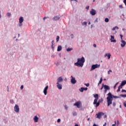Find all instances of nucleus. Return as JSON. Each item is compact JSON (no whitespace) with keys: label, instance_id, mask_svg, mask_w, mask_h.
Instances as JSON below:
<instances>
[{"label":"nucleus","instance_id":"obj_31","mask_svg":"<svg viewBox=\"0 0 126 126\" xmlns=\"http://www.w3.org/2000/svg\"><path fill=\"white\" fill-rule=\"evenodd\" d=\"M113 106L114 107H116V102H113Z\"/></svg>","mask_w":126,"mask_h":126},{"label":"nucleus","instance_id":"obj_22","mask_svg":"<svg viewBox=\"0 0 126 126\" xmlns=\"http://www.w3.org/2000/svg\"><path fill=\"white\" fill-rule=\"evenodd\" d=\"M67 52H70V51H72V48H68L66 50Z\"/></svg>","mask_w":126,"mask_h":126},{"label":"nucleus","instance_id":"obj_37","mask_svg":"<svg viewBox=\"0 0 126 126\" xmlns=\"http://www.w3.org/2000/svg\"><path fill=\"white\" fill-rule=\"evenodd\" d=\"M115 124L112 125V126H116V124H117V122L116 121L114 122Z\"/></svg>","mask_w":126,"mask_h":126},{"label":"nucleus","instance_id":"obj_42","mask_svg":"<svg viewBox=\"0 0 126 126\" xmlns=\"http://www.w3.org/2000/svg\"><path fill=\"white\" fill-rule=\"evenodd\" d=\"M90 7V6H87L86 7V9H89Z\"/></svg>","mask_w":126,"mask_h":126},{"label":"nucleus","instance_id":"obj_28","mask_svg":"<svg viewBox=\"0 0 126 126\" xmlns=\"http://www.w3.org/2000/svg\"><path fill=\"white\" fill-rule=\"evenodd\" d=\"M83 24L84 25H86V26L87 25V22H83Z\"/></svg>","mask_w":126,"mask_h":126},{"label":"nucleus","instance_id":"obj_36","mask_svg":"<svg viewBox=\"0 0 126 126\" xmlns=\"http://www.w3.org/2000/svg\"><path fill=\"white\" fill-rule=\"evenodd\" d=\"M57 123H61V119H58Z\"/></svg>","mask_w":126,"mask_h":126},{"label":"nucleus","instance_id":"obj_19","mask_svg":"<svg viewBox=\"0 0 126 126\" xmlns=\"http://www.w3.org/2000/svg\"><path fill=\"white\" fill-rule=\"evenodd\" d=\"M62 46L59 45L57 48L58 52H60V51H62Z\"/></svg>","mask_w":126,"mask_h":126},{"label":"nucleus","instance_id":"obj_38","mask_svg":"<svg viewBox=\"0 0 126 126\" xmlns=\"http://www.w3.org/2000/svg\"><path fill=\"white\" fill-rule=\"evenodd\" d=\"M119 7L120 8H124V7H123V5H120Z\"/></svg>","mask_w":126,"mask_h":126},{"label":"nucleus","instance_id":"obj_8","mask_svg":"<svg viewBox=\"0 0 126 126\" xmlns=\"http://www.w3.org/2000/svg\"><path fill=\"white\" fill-rule=\"evenodd\" d=\"M81 102L80 101H78L74 104V106H76L77 108H81Z\"/></svg>","mask_w":126,"mask_h":126},{"label":"nucleus","instance_id":"obj_46","mask_svg":"<svg viewBox=\"0 0 126 126\" xmlns=\"http://www.w3.org/2000/svg\"><path fill=\"white\" fill-rule=\"evenodd\" d=\"M122 92H126V90H122Z\"/></svg>","mask_w":126,"mask_h":126},{"label":"nucleus","instance_id":"obj_35","mask_svg":"<svg viewBox=\"0 0 126 126\" xmlns=\"http://www.w3.org/2000/svg\"><path fill=\"white\" fill-rule=\"evenodd\" d=\"M73 115L74 116H76V115H77V113L76 112H74V113H73Z\"/></svg>","mask_w":126,"mask_h":126},{"label":"nucleus","instance_id":"obj_15","mask_svg":"<svg viewBox=\"0 0 126 126\" xmlns=\"http://www.w3.org/2000/svg\"><path fill=\"white\" fill-rule=\"evenodd\" d=\"M33 120L34 121V123H38V121L39 120V118L37 117V116H34Z\"/></svg>","mask_w":126,"mask_h":126},{"label":"nucleus","instance_id":"obj_6","mask_svg":"<svg viewBox=\"0 0 126 126\" xmlns=\"http://www.w3.org/2000/svg\"><path fill=\"white\" fill-rule=\"evenodd\" d=\"M104 115H105V114L102 112H99L98 113V114H96V118L97 119H101L102 116H104Z\"/></svg>","mask_w":126,"mask_h":126},{"label":"nucleus","instance_id":"obj_34","mask_svg":"<svg viewBox=\"0 0 126 126\" xmlns=\"http://www.w3.org/2000/svg\"><path fill=\"white\" fill-rule=\"evenodd\" d=\"M120 125V122H119V120L117 121V126H119Z\"/></svg>","mask_w":126,"mask_h":126},{"label":"nucleus","instance_id":"obj_32","mask_svg":"<svg viewBox=\"0 0 126 126\" xmlns=\"http://www.w3.org/2000/svg\"><path fill=\"white\" fill-rule=\"evenodd\" d=\"M102 86L101 87V88H100V90H102L103 89V88H104V84H102Z\"/></svg>","mask_w":126,"mask_h":126},{"label":"nucleus","instance_id":"obj_50","mask_svg":"<svg viewBox=\"0 0 126 126\" xmlns=\"http://www.w3.org/2000/svg\"><path fill=\"white\" fill-rule=\"evenodd\" d=\"M21 90H22V89H23V85H22L21 86Z\"/></svg>","mask_w":126,"mask_h":126},{"label":"nucleus","instance_id":"obj_33","mask_svg":"<svg viewBox=\"0 0 126 126\" xmlns=\"http://www.w3.org/2000/svg\"><path fill=\"white\" fill-rule=\"evenodd\" d=\"M85 85H86V86H87V87H89V83L85 84Z\"/></svg>","mask_w":126,"mask_h":126},{"label":"nucleus","instance_id":"obj_4","mask_svg":"<svg viewBox=\"0 0 126 126\" xmlns=\"http://www.w3.org/2000/svg\"><path fill=\"white\" fill-rule=\"evenodd\" d=\"M101 65L100 64H93L91 68V71H92V70H94V69H96V68H98V67H100V66Z\"/></svg>","mask_w":126,"mask_h":126},{"label":"nucleus","instance_id":"obj_64","mask_svg":"<svg viewBox=\"0 0 126 126\" xmlns=\"http://www.w3.org/2000/svg\"><path fill=\"white\" fill-rule=\"evenodd\" d=\"M90 120V118L88 119V121H89Z\"/></svg>","mask_w":126,"mask_h":126},{"label":"nucleus","instance_id":"obj_21","mask_svg":"<svg viewBox=\"0 0 126 126\" xmlns=\"http://www.w3.org/2000/svg\"><path fill=\"white\" fill-rule=\"evenodd\" d=\"M126 85V81H123L121 83V86H124Z\"/></svg>","mask_w":126,"mask_h":126},{"label":"nucleus","instance_id":"obj_23","mask_svg":"<svg viewBox=\"0 0 126 126\" xmlns=\"http://www.w3.org/2000/svg\"><path fill=\"white\" fill-rule=\"evenodd\" d=\"M56 41H57V42H59V41H60V36H57Z\"/></svg>","mask_w":126,"mask_h":126},{"label":"nucleus","instance_id":"obj_1","mask_svg":"<svg viewBox=\"0 0 126 126\" xmlns=\"http://www.w3.org/2000/svg\"><path fill=\"white\" fill-rule=\"evenodd\" d=\"M85 63V59L82 57L81 58H78L77 62L74 63V65L82 67Z\"/></svg>","mask_w":126,"mask_h":126},{"label":"nucleus","instance_id":"obj_25","mask_svg":"<svg viewBox=\"0 0 126 126\" xmlns=\"http://www.w3.org/2000/svg\"><path fill=\"white\" fill-rule=\"evenodd\" d=\"M119 29V28H118V27H115L112 29V31H115V30H116V29Z\"/></svg>","mask_w":126,"mask_h":126},{"label":"nucleus","instance_id":"obj_16","mask_svg":"<svg viewBox=\"0 0 126 126\" xmlns=\"http://www.w3.org/2000/svg\"><path fill=\"white\" fill-rule=\"evenodd\" d=\"M60 19V17L58 16H56L53 18V20L54 21H57V20H59Z\"/></svg>","mask_w":126,"mask_h":126},{"label":"nucleus","instance_id":"obj_44","mask_svg":"<svg viewBox=\"0 0 126 126\" xmlns=\"http://www.w3.org/2000/svg\"><path fill=\"white\" fill-rule=\"evenodd\" d=\"M101 83H102V81H99L98 83V85H99V84H101Z\"/></svg>","mask_w":126,"mask_h":126},{"label":"nucleus","instance_id":"obj_56","mask_svg":"<svg viewBox=\"0 0 126 126\" xmlns=\"http://www.w3.org/2000/svg\"><path fill=\"white\" fill-rule=\"evenodd\" d=\"M116 87H117V85H115L114 86V89H115V88H116Z\"/></svg>","mask_w":126,"mask_h":126},{"label":"nucleus","instance_id":"obj_11","mask_svg":"<svg viewBox=\"0 0 126 126\" xmlns=\"http://www.w3.org/2000/svg\"><path fill=\"white\" fill-rule=\"evenodd\" d=\"M111 42H113L114 43H116V42H117V40H116V39H115V36H114V35H111Z\"/></svg>","mask_w":126,"mask_h":126},{"label":"nucleus","instance_id":"obj_26","mask_svg":"<svg viewBox=\"0 0 126 126\" xmlns=\"http://www.w3.org/2000/svg\"><path fill=\"white\" fill-rule=\"evenodd\" d=\"M105 22H106V23L109 22V19L108 18H106L105 19Z\"/></svg>","mask_w":126,"mask_h":126},{"label":"nucleus","instance_id":"obj_20","mask_svg":"<svg viewBox=\"0 0 126 126\" xmlns=\"http://www.w3.org/2000/svg\"><path fill=\"white\" fill-rule=\"evenodd\" d=\"M105 57H108V60H110V59H111V54H110V53L106 54H105Z\"/></svg>","mask_w":126,"mask_h":126},{"label":"nucleus","instance_id":"obj_40","mask_svg":"<svg viewBox=\"0 0 126 126\" xmlns=\"http://www.w3.org/2000/svg\"><path fill=\"white\" fill-rule=\"evenodd\" d=\"M120 91H121V89L118 88L117 90V92H120Z\"/></svg>","mask_w":126,"mask_h":126},{"label":"nucleus","instance_id":"obj_47","mask_svg":"<svg viewBox=\"0 0 126 126\" xmlns=\"http://www.w3.org/2000/svg\"><path fill=\"white\" fill-rule=\"evenodd\" d=\"M103 116H104V119H105V118H107V115H106L104 114Z\"/></svg>","mask_w":126,"mask_h":126},{"label":"nucleus","instance_id":"obj_14","mask_svg":"<svg viewBox=\"0 0 126 126\" xmlns=\"http://www.w3.org/2000/svg\"><path fill=\"white\" fill-rule=\"evenodd\" d=\"M57 87H58V89L61 90V89H63V87H62V85H61V84H60L59 83V82H57Z\"/></svg>","mask_w":126,"mask_h":126},{"label":"nucleus","instance_id":"obj_7","mask_svg":"<svg viewBox=\"0 0 126 126\" xmlns=\"http://www.w3.org/2000/svg\"><path fill=\"white\" fill-rule=\"evenodd\" d=\"M23 21H24V19H23V17H21L19 18V26L21 27L22 26V25H23V24H22V22H23Z\"/></svg>","mask_w":126,"mask_h":126},{"label":"nucleus","instance_id":"obj_51","mask_svg":"<svg viewBox=\"0 0 126 126\" xmlns=\"http://www.w3.org/2000/svg\"><path fill=\"white\" fill-rule=\"evenodd\" d=\"M108 90H104V93L106 94V93H107V91Z\"/></svg>","mask_w":126,"mask_h":126},{"label":"nucleus","instance_id":"obj_48","mask_svg":"<svg viewBox=\"0 0 126 126\" xmlns=\"http://www.w3.org/2000/svg\"><path fill=\"white\" fill-rule=\"evenodd\" d=\"M54 43H55V41L54 40L52 41V45H54Z\"/></svg>","mask_w":126,"mask_h":126},{"label":"nucleus","instance_id":"obj_41","mask_svg":"<svg viewBox=\"0 0 126 126\" xmlns=\"http://www.w3.org/2000/svg\"><path fill=\"white\" fill-rule=\"evenodd\" d=\"M10 103H11V104H13V103H14V101H13V100H10Z\"/></svg>","mask_w":126,"mask_h":126},{"label":"nucleus","instance_id":"obj_9","mask_svg":"<svg viewBox=\"0 0 126 126\" xmlns=\"http://www.w3.org/2000/svg\"><path fill=\"white\" fill-rule=\"evenodd\" d=\"M14 111L16 112V113H19V107L18 105H16L14 106Z\"/></svg>","mask_w":126,"mask_h":126},{"label":"nucleus","instance_id":"obj_2","mask_svg":"<svg viewBox=\"0 0 126 126\" xmlns=\"http://www.w3.org/2000/svg\"><path fill=\"white\" fill-rule=\"evenodd\" d=\"M94 98H95L93 103L94 105H96V107H99V106L100 105V103H101V102H103V99H101L98 101V99H99V94H94Z\"/></svg>","mask_w":126,"mask_h":126},{"label":"nucleus","instance_id":"obj_43","mask_svg":"<svg viewBox=\"0 0 126 126\" xmlns=\"http://www.w3.org/2000/svg\"><path fill=\"white\" fill-rule=\"evenodd\" d=\"M93 46H94V48H96V47H97V45H96V44H94Z\"/></svg>","mask_w":126,"mask_h":126},{"label":"nucleus","instance_id":"obj_18","mask_svg":"<svg viewBox=\"0 0 126 126\" xmlns=\"http://www.w3.org/2000/svg\"><path fill=\"white\" fill-rule=\"evenodd\" d=\"M63 78L62 77H60L58 79V83H60V82H63Z\"/></svg>","mask_w":126,"mask_h":126},{"label":"nucleus","instance_id":"obj_13","mask_svg":"<svg viewBox=\"0 0 126 126\" xmlns=\"http://www.w3.org/2000/svg\"><path fill=\"white\" fill-rule=\"evenodd\" d=\"M48 88H49V87L47 86L44 89L43 93L44 95H47V90H48Z\"/></svg>","mask_w":126,"mask_h":126},{"label":"nucleus","instance_id":"obj_58","mask_svg":"<svg viewBox=\"0 0 126 126\" xmlns=\"http://www.w3.org/2000/svg\"><path fill=\"white\" fill-rule=\"evenodd\" d=\"M118 84H119V82H117L115 85H118Z\"/></svg>","mask_w":126,"mask_h":126},{"label":"nucleus","instance_id":"obj_45","mask_svg":"<svg viewBox=\"0 0 126 126\" xmlns=\"http://www.w3.org/2000/svg\"><path fill=\"white\" fill-rule=\"evenodd\" d=\"M123 2H124V3H125V5L126 6V0H124Z\"/></svg>","mask_w":126,"mask_h":126},{"label":"nucleus","instance_id":"obj_30","mask_svg":"<svg viewBox=\"0 0 126 126\" xmlns=\"http://www.w3.org/2000/svg\"><path fill=\"white\" fill-rule=\"evenodd\" d=\"M118 88H120V89H122V88H123V86H122V85L121 84V85L119 86Z\"/></svg>","mask_w":126,"mask_h":126},{"label":"nucleus","instance_id":"obj_52","mask_svg":"<svg viewBox=\"0 0 126 126\" xmlns=\"http://www.w3.org/2000/svg\"><path fill=\"white\" fill-rule=\"evenodd\" d=\"M100 81H103V79L102 78V77L101 78H100V80H99Z\"/></svg>","mask_w":126,"mask_h":126},{"label":"nucleus","instance_id":"obj_61","mask_svg":"<svg viewBox=\"0 0 126 126\" xmlns=\"http://www.w3.org/2000/svg\"><path fill=\"white\" fill-rule=\"evenodd\" d=\"M1 17V15H0V18Z\"/></svg>","mask_w":126,"mask_h":126},{"label":"nucleus","instance_id":"obj_53","mask_svg":"<svg viewBox=\"0 0 126 126\" xmlns=\"http://www.w3.org/2000/svg\"><path fill=\"white\" fill-rule=\"evenodd\" d=\"M124 106L126 107V101L124 102Z\"/></svg>","mask_w":126,"mask_h":126},{"label":"nucleus","instance_id":"obj_39","mask_svg":"<svg viewBox=\"0 0 126 126\" xmlns=\"http://www.w3.org/2000/svg\"><path fill=\"white\" fill-rule=\"evenodd\" d=\"M88 89V88H84V90H85V91H87Z\"/></svg>","mask_w":126,"mask_h":126},{"label":"nucleus","instance_id":"obj_24","mask_svg":"<svg viewBox=\"0 0 126 126\" xmlns=\"http://www.w3.org/2000/svg\"><path fill=\"white\" fill-rule=\"evenodd\" d=\"M80 91L81 92H83V91H84V88H81L80 89Z\"/></svg>","mask_w":126,"mask_h":126},{"label":"nucleus","instance_id":"obj_27","mask_svg":"<svg viewBox=\"0 0 126 126\" xmlns=\"http://www.w3.org/2000/svg\"><path fill=\"white\" fill-rule=\"evenodd\" d=\"M120 96L121 97H126V94H120Z\"/></svg>","mask_w":126,"mask_h":126},{"label":"nucleus","instance_id":"obj_55","mask_svg":"<svg viewBox=\"0 0 126 126\" xmlns=\"http://www.w3.org/2000/svg\"><path fill=\"white\" fill-rule=\"evenodd\" d=\"M46 18H47V17H44L43 18V20H45V19H46Z\"/></svg>","mask_w":126,"mask_h":126},{"label":"nucleus","instance_id":"obj_63","mask_svg":"<svg viewBox=\"0 0 126 126\" xmlns=\"http://www.w3.org/2000/svg\"><path fill=\"white\" fill-rule=\"evenodd\" d=\"M122 30L124 31V30H126V29H123Z\"/></svg>","mask_w":126,"mask_h":126},{"label":"nucleus","instance_id":"obj_17","mask_svg":"<svg viewBox=\"0 0 126 126\" xmlns=\"http://www.w3.org/2000/svg\"><path fill=\"white\" fill-rule=\"evenodd\" d=\"M104 88L105 90H110V87L108 85H104Z\"/></svg>","mask_w":126,"mask_h":126},{"label":"nucleus","instance_id":"obj_12","mask_svg":"<svg viewBox=\"0 0 126 126\" xmlns=\"http://www.w3.org/2000/svg\"><path fill=\"white\" fill-rule=\"evenodd\" d=\"M90 12L92 15H95L96 14V10L94 9H92Z\"/></svg>","mask_w":126,"mask_h":126},{"label":"nucleus","instance_id":"obj_29","mask_svg":"<svg viewBox=\"0 0 126 126\" xmlns=\"http://www.w3.org/2000/svg\"><path fill=\"white\" fill-rule=\"evenodd\" d=\"M11 15V14H10V13H7V16L9 17V16H10Z\"/></svg>","mask_w":126,"mask_h":126},{"label":"nucleus","instance_id":"obj_54","mask_svg":"<svg viewBox=\"0 0 126 126\" xmlns=\"http://www.w3.org/2000/svg\"><path fill=\"white\" fill-rule=\"evenodd\" d=\"M106 125H107V124L105 123L103 125V126H106Z\"/></svg>","mask_w":126,"mask_h":126},{"label":"nucleus","instance_id":"obj_49","mask_svg":"<svg viewBox=\"0 0 126 126\" xmlns=\"http://www.w3.org/2000/svg\"><path fill=\"white\" fill-rule=\"evenodd\" d=\"M52 48L54 50V49H55V47H54L53 45H52L51 46Z\"/></svg>","mask_w":126,"mask_h":126},{"label":"nucleus","instance_id":"obj_62","mask_svg":"<svg viewBox=\"0 0 126 126\" xmlns=\"http://www.w3.org/2000/svg\"><path fill=\"white\" fill-rule=\"evenodd\" d=\"M108 74H110V72L109 71H108Z\"/></svg>","mask_w":126,"mask_h":126},{"label":"nucleus","instance_id":"obj_60","mask_svg":"<svg viewBox=\"0 0 126 126\" xmlns=\"http://www.w3.org/2000/svg\"><path fill=\"white\" fill-rule=\"evenodd\" d=\"M91 24V23L90 22L89 23V25H90Z\"/></svg>","mask_w":126,"mask_h":126},{"label":"nucleus","instance_id":"obj_57","mask_svg":"<svg viewBox=\"0 0 126 126\" xmlns=\"http://www.w3.org/2000/svg\"><path fill=\"white\" fill-rule=\"evenodd\" d=\"M108 71H109V72H112V70H109Z\"/></svg>","mask_w":126,"mask_h":126},{"label":"nucleus","instance_id":"obj_5","mask_svg":"<svg viewBox=\"0 0 126 126\" xmlns=\"http://www.w3.org/2000/svg\"><path fill=\"white\" fill-rule=\"evenodd\" d=\"M120 37H121V47L122 48H124V47H125V46H126V41H125V40H123V34H120Z\"/></svg>","mask_w":126,"mask_h":126},{"label":"nucleus","instance_id":"obj_10","mask_svg":"<svg viewBox=\"0 0 126 126\" xmlns=\"http://www.w3.org/2000/svg\"><path fill=\"white\" fill-rule=\"evenodd\" d=\"M72 77V79H71V82L72 84H75L76 83V80H75V78H73L72 76H71Z\"/></svg>","mask_w":126,"mask_h":126},{"label":"nucleus","instance_id":"obj_59","mask_svg":"<svg viewBox=\"0 0 126 126\" xmlns=\"http://www.w3.org/2000/svg\"><path fill=\"white\" fill-rule=\"evenodd\" d=\"M74 126H79L78 124H76Z\"/></svg>","mask_w":126,"mask_h":126},{"label":"nucleus","instance_id":"obj_3","mask_svg":"<svg viewBox=\"0 0 126 126\" xmlns=\"http://www.w3.org/2000/svg\"><path fill=\"white\" fill-rule=\"evenodd\" d=\"M107 106H110V105L112 104V102L113 101V98H119L118 96L113 95L111 93H109L107 94Z\"/></svg>","mask_w":126,"mask_h":126}]
</instances>
